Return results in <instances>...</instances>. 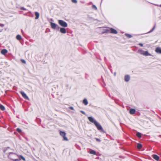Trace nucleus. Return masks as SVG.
<instances>
[{"label":"nucleus","mask_w":161,"mask_h":161,"mask_svg":"<svg viewBox=\"0 0 161 161\" xmlns=\"http://www.w3.org/2000/svg\"><path fill=\"white\" fill-rule=\"evenodd\" d=\"M160 6L161 7V4L160 5Z\"/></svg>","instance_id":"4c0bfd02"},{"label":"nucleus","mask_w":161,"mask_h":161,"mask_svg":"<svg viewBox=\"0 0 161 161\" xmlns=\"http://www.w3.org/2000/svg\"><path fill=\"white\" fill-rule=\"evenodd\" d=\"M144 52V51L142 49H139L138 51V53L141 55L143 54Z\"/></svg>","instance_id":"f3484780"},{"label":"nucleus","mask_w":161,"mask_h":161,"mask_svg":"<svg viewBox=\"0 0 161 161\" xmlns=\"http://www.w3.org/2000/svg\"><path fill=\"white\" fill-rule=\"evenodd\" d=\"M60 31L61 33L63 34H65L66 32V29L63 27L60 28Z\"/></svg>","instance_id":"0eeeda50"},{"label":"nucleus","mask_w":161,"mask_h":161,"mask_svg":"<svg viewBox=\"0 0 161 161\" xmlns=\"http://www.w3.org/2000/svg\"><path fill=\"white\" fill-rule=\"evenodd\" d=\"M80 112L81 113H83L84 114H85V112L83 111H81Z\"/></svg>","instance_id":"c9c22d12"},{"label":"nucleus","mask_w":161,"mask_h":161,"mask_svg":"<svg viewBox=\"0 0 161 161\" xmlns=\"http://www.w3.org/2000/svg\"><path fill=\"white\" fill-rule=\"evenodd\" d=\"M17 130L18 132H21V130L20 129H19V128H17Z\"/></svg>","instance_id":"c85d7f7f"},{"label":"nucleus","mask_w":161,"mask_h":161,"mask_svg":"<svg viewBox=\"0 0 161 161\" xmlns=\"http://www.w3.org/2000/svg\"><path fill=\"white\" fill-rule=\"evenodd\" d=\"M58 24L61 26L63 27H66L68 26L67 23L65 21L62 20H58Z\"/></svg>","instance_id":"f257e3e1"},{"label":"nucleus","mask_w":161,"mask_h":161,"mask_svg":"<svg viewBox=\"0 0 161 161\" xmlns=\"http://www.w3.org/2000/svg\"><path fill=\"white\" fill-rule=\"evenodd\" d=\"M20 93L22 95V96L25 99L28 100L29 98L27 96L26 94H25L24 92L21 91L20 92Z\"/></svg>","instance_id":"423d86ee"},{"label":"nucleus","mask_w":161,"mask_h":161,"mask_svg":"<svg viewBox=\"0 0 161 161\" xmlns=\"http://www.w3.org/2000/svg\"><path fill=\"white\" fill-rule=\"evenodd\" d=\"M139 45L141 47H142L143 46V44L142 43H139Z\"/></svg>","instance_id":"473e14b6"},{"label":"nucleus","mask_w":161,"mask_h":161,"mask_svg":"<svg viewBox=\"0 0 161 161\" xmlns=\"http://www.w3.org/2000/svg\"><path fill=\"white\" fill-rule=\"evenodd\" d=\"M20 9H21V10H26V9L24 7H21L20 8Z\"/></svg>","instance_id":"c756f323"},{"label":"nucleus","mask_w":161,"mask_h":161,"mask_svg":"<svg viewBox=\"0 0 161 161\" xmlns=\"http://www.w3.org/2000/svg\"><path fill=\"white\" fill-rule=\"evenodd\" d=\"M14 160L15 161H19V160L18 159H15Z\"/></svg>","instance_id":"e433bc0d"},{"label":"nucleus","mask_w":161,"mask_h":161,"mask_svg":"<svg viewBox=\"0 0 161 161\" xmlns=\"http://www.w3.org/2000/svg\"><path fill=\"white\" fill-rule=\"evenodd\" d=\"M155 52L157 53L161 54V48L159 47H157L156 49Z\"/></svg>","instance_id":"9d476101"},{"label":"nucleus","mask_w":161,"mask_h":161,"mask_svg":"<svg viewBox=\"0 0 161 161\" xmlns=\"http://www.w3.org/2000/svg\"><path fill=\"white\" fill-rule=\"evenodd\" d=\"M69 109H70L71 110H73L74 109V108L73 107H69Z\"/></svg>","instance_id":"2f4dec72"},{"label":"nucleus","mask_w":161,"mask_h":161,"mask_svg":"<svg viewBox=\"0 0 161 161\" xmlns=\"http://www.w3.org/2000/svg\"><path fill=\"white\" fill-rule=\"evenodd\" d=\"M136 136L139 137L140 138L141 137V134L139 132H137L136 133Z\"/></svg>","instance_id":"5701e85b"},{"label":"nucleus","mask_w":161,"mask_h":161,"mask_svg":"<svg viewBox=\"0 0 161 161\" xmlns=\"http://www.w3.org/2000/svg\"><path fill=\"white\" fill-rule=\"evenodd\" d=\"M83 103L85 105H87L88 103L87 100L86 99H85L83 100Z\"/></svg>","instance_id":"2eb2a0df"},{"label":"nucleus","mask_w":161,"mask_h":161,"mask_svg":"<svg viewBox=\"0 0 161 161\" xmlns=\"http://www.w3.org/2000/svg\"><path fill=\"white\" fill-rule=\"evenodd\" d=\"M8 52V51L6 49H3L1 51V53L3 54H5Z\"/></svg>","instance_id":"4468645a"},{"label":"nucleus","mask_w":161,"mask_h":161,"mask_svg":"<svg viewBox=\"0 0 161 161\" xmlns=\"http://www.w3.org/2000/svg\"><path fill=\"white\" fill-rule=\"evenodd\" d=\"M136 112V110L134 109L131 108L130 109V114H135V112Z\"/></svg>","instance_id":"9b49d317"},{"label":"nucleus","mask_w":161,"mask_h":161,"mask_svg":"<svg viewBox=\"0 0 161 161\" xmlns=\"http://www.w3.org/2000/svg\"><path fill=\"white\" fill-rule=\"evenodd\" d=\"M142 55L144 56H151L152 55L151 54L149 53L147 51H144Z\"/></svg>","instance_id":"6e6552de"},{"label":"nucleus","mask_w":161,"mask_h":161,"mask_svg":"<svg viewBox=\"0 0 161 161\" xmlns=\"http://www.w3.org/2000/svg\"><path fill=\"white\" fill-rule=\"evenodd\" d=\"M90 153L91 154H92L94 155H95L96 154V153L94 150H92L90 152Z\"/></svg>","instance_id":"a211bd4d"},{"label":"nucleus","mask_w":161,"mask_h":161,"mask_svg":"<svg viewBox=\"0 0 161 161\" xmlns=\"http://www.w3.org/2000/svg\"><path fill=\"white\" fill-rule=\"evenodd\" d=\"M72 2L75 3H76L77 2V0H72Z\"/></svg>","instance_id":"bb28decb"},{"label":"nucleus","mask_w":161,"mask_h":161,"mask_svg":"<svg viewBox=\"0 0 161 161\" xmlns=\"http://www.w3.org/2000/svg\"><path fill=\"white\" fill-rule=\"evenodd\" d=\"M130 79V76L129 75H126L125 76V80L126 82L129 81Z\"/></svg>","instance_id":"1a4fd4ad"},{"label":"nucleus","mask_w":161,"mask_h":161,"mask_svg":"<svg viewBox=\"0 0 161 161\" xmlns=\"http://www.w3.org/2000/svg\"><path fill=\"white\" fill-rule=\"evenodd\" d=\"M142 147V145L139 143H138L137 144V147L138 149H141Z\"/></svg>","instance_id":"412c9836"},{"label":"nucleus","mask_w":161,"mask_h":161,"mask_svg":"<svg viewBox=\"0 0 161 161\" xmlns=\"http://www.w3.org/2000/svg\"><path fill=\"white\" fill-rule=\"evenodd\" d=\"M155 26H154L153 28V29H152V30H151L150 31H149V32H148V33H151V32H152L154 30V29H155Z\"/></svg>","instance_id":"393cba45"},{"label":"nucleus","mask_w":161,"mask_h":161,"mask_svg":"<svg viewBox=\"0 0 161 161\" xmlns=\"http://www.w3.org/2000/svg\"><path fill=\"white\" fill-rule=\"evenodd\" d=\"M92 7L93 8H95V9H96V10H97V8L95 5H92Z\"/></svg>","instance_id":"cd10ccee"},{"label":"nucleus","mask_w":161,"mask_h":161,"mask_svg":"<svg viewBox=\"0 0 161 161\" xmlns=\"http://www.w3.org/2000/svg\"><path fill=\"white\" fill-rule=\"evenodd\" d=\"M63 138V140H64L67 141L68 140V139L65 136V135H64V136H62Z\"/></svg>","instance_id":"b1692460"},{"label":"nucleus","mask_w":161,"mask_h":161,"mask_svg":"<svg viewBox=\"0 0 161 161\" xmlns=\"http://www.w3.org/2000/svg\"><path fill=\"white\" fill-rule=\"evenodd\" d=\"M60 134L61 136H64V135H66V133L64 131H61L60 132Z\"/></svg>","instance_id":"dca6fc26"},{"label":"nucleus","mask_w":161,"mask_h":161,"mask_svg":"<svg viewBox=\"0 0 161 161\" xmlns=\"http://www.w3.org/2000/svg\"><path fill=\"white\" fill-rule=\"evenodd\" d=\"M95 126L97 127V129L100 131H103V129L102 126L97 122L95 124Z\"/></svg>","instance_id":"f03ea898"},{"label":"nucleus","mask_w":161,"mask_h":161,"mask_svg":"<svg viewBox=\"0 0 161 161\" xmlns=\"http://www.w3.org/2000/svg\"><path fill=\"white\" fill-rule=\"evenodd\" d=\"M21 36L19 35H18L17 36H16V39L18 40H20L21 39Z\"/></svg>","instance_id":"aec40b11"},{"label":"nucleus","mask_w":161,"mask_h":161,"mask_svg":"<svg viewBox=\"0 0 161 161\" xmlns=\"http://www.w3.org/2000/svg\"><path fill=\"white\" fill-rule=\"evenodd\" d=\"M110 30L108 29H107L105 30V32H108Z\"/></svg>","instance_id":"f704fd0d"},{"label":"nucleus","mask_w":161,"mask_h":161,"mask_svg":"<svg viewBox=\"0 0 161 161\" xmlns=\"http://www.w3.org/2000/svg\"><path fill=\"white\" fill-rule=\"evenodd\" d=\"M35 14L36 16L35 19H38L39 18L40 15L39 13L38 12H36Z\"/></svg>","instance_id":"f8f14e48"},{"label":"nucleus","mask_w":161,"mask_h":161,"mask_svg":"<svg viewBox=\"0 0 161 161\" xmlns=\"http://www.w3.org/2000/svg\"><path fill=\"white\" fill-rule=\"evenodd\" d=\"M88 119L91 122L94 123V124H95L96 122H97V121L95 120L94 119L91 117H88Z\"/></svg>","instance_id":"39448f33"},{"label":"nucleus","mask_w":161,"mask_h":161,"mask_svg":"<svg viewBox=\"0 0 161 161\" xmlns=\"http://www.w3.org/2000/svg\"><path fill=\"white\" fill-rule=\"evenodd\" d=\"M50 25H51V27H52V29H55L57 27H58V28H59V27L57 24H56L55 23H53L52 22H50Z\"/></svg>","instance_id":"7ed1b4c3"},{"label":"nucleus","mask_w":161,"mask_h":161,"mask_svg":"<svg viewBox=\"0 0 161 161\" xmlns=\"http://www.w3.org/2000/svg\"><path fill=\"white\" fill-rule=\"evenodd\" d=\"M109 29L110 33L114 34H117V31L114 29L113 28H109Z\"/></svg>","instance_id":"20e7f679"},{"label":"nucleus","mask_w":161,"mask_h":161,"mask_svg":"<svg viewBox=\"0 0 161 161\" xmlns=\"http://www.w3.org/2000/svg\"><path fill=\"white\" fill-rule=\"evenodd\" d=\"M21 61L23 63H24V64L26 63V61L24 60H21Z\"/></svg>","instance_id":"7c9ffc66"},{"label":"nucleus","mask_w":161,"mask_h":161,"mask_svg":"<svg viewBox=\"0 0 161 161\" xmlns=\"http://www.w3.org/2000/svg\"><path fill=\"white\" fill-rule=\"evenodd\" d=\"M125 35L127 37H128L129 38H130L132 37V36L129 34L126 33L125 34Z\"/></svg>","instance_id":"4be33fe9"},{"label":"nucleus","mask_w":161,"mask_h":161,"mask_svg":"<svg viewBox=\"0 0 161 161\" xmlns=\"http://www.w3.org/2000/svg\"><path fill=\"white\" fill-rule=\"evenodd\" d=\"M19 157L22 158L23 160H25V158L22 155H20Z\"/></svg>","instance_id":"a878e982"},{"label":"nucleus","mask_w":161,"mask_h":161,"mask_svg":"<svg viewBox=\"0 0 161 161\" xmlns=\"http://www.w3.org/2000/svg\"><path fill=\"white\" fill-rule=\"evenodd\" d=\"M153 157L156 160H158L159 159V157L156 155H154Z\"/></svg>","instance_id":"ddd939ff"},{"label":"nucleus","mask_w":161,"mask_h":161,"mask_svg":"<svg viewBox=\"0 0 161 161\" xmlns=\"http://www.w3.org/2000/svg\"><path fill=\"white\" fill-rule=\"evenodd\" d=\"M0 108L2 110H4L5 109V108L3 105H0Z\"/></svg>","instance_id":"6ab92c4d"},{"label":"nucleus","mask_w":161,"mask_h":161,"mask_svg":"<svg viewBox=\"0 0 161 161\" xmlns=\"http://www.w3.org/2000/svg\"><path fill=\"white\" fill-rule=\"evenodd\" d=\"M96 139L97 140V141H99V142H100V140L98 139V138H96Z\"/></svg>","instance_id":"72a5a7b5"}]
</instances>
